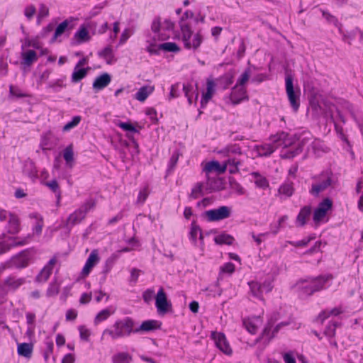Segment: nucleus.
<instances>
[{
    "instance_id": "nucleus-63",
    "label": "nucleus",
    "mask_w": 363,
    "mask_h": 363,
    "mask_svg": "<svg viewBox=\"0 0 363 363\" xmlns=\"http://www.w3.org/2000/svg\"><path fill=\"white\" fill-rule=\"evenodd\" d=\"M161 27V20L160 18H155L151 26L152 30L154 33H158L160 30Z\"/></svg>"
},
{
    "instance_id": "nucleus-26",
    "label": "nucleus",
    "mask_w": 363,
    "mask_h": 363,
    "mask_svg": "<svg viewBox=\"0 0 363 363\" xmlns=\"http://www.w3.org/2000/svg\"><path fill=\"white\" fill-rule=\"evenodd\" d=\"M89 67L87 68H74V71L72 74V82L73 83H77L84 79L88 74Z\"/></svg>"
},
{
    "instance_id": "nucleus-47",
    "label": "nucleus",
    "mask_w": 363,
    "mask_h": 363,
    "mask_svg": "<svg viewBox=\"0 0 363 363\" xmlns=\"http://www.w3.org/2000/svg\"><path fill=\"white\" fill-rule=\"evenodd\" d=\"M203 184L201 183H197L192 189L189 197L194 199H198L202 195Z\"/></svg>"
},
{
    "instance_id": "nucleus-52",
    "label": "nucleus",
    "mask_w": 363,
    "mask_h": 363,
    "mask_svg": "<svg viewBox=\"0 0 363 363\" xmlns=\"http://www.w3.org/2000/svg\"><path fill=\"white\" fill-rule=\"evenodd\" d=\"M36 13V9L33 5H29L24 9V15L28 20H31Z\"/></svg>"
},
{
    "instance_id": "nucleus-56",
    "label": "nucleus",
    "mask_w": 363,
    "mask_h": 363,
    "mask_svg": "<svg viewBox=\"0 0 363 363\" xmlns=\"http://www.w3.org/2000/svg\"><path fill=\"white\" fill-rule=\"evenodd\" d=\"M54 344L52 342L50 341L46 342V349L44 352V358L45 361H48L49 357L53 352Z\"/></svg>"
},
{
    "instance_id": "nucleus-21",
    "label": "nucleus",
    "mask_w": 363,
    "mask_h": 363,
    "mask_svg": "<svg viewBox=\"0 0 363 363\" xmlns=\"http://www.w3.org/2000/svg\"><path fill=\"white\" fill-rule=\"evenodd\" d=\"M29 238H26L23 239L21 241H14L13 240L11 242H8L6 241L0 242V255L4 254L8 252L12 247L18 246V245H24L28 243V240Z\"/></svg>"
},
{
    "instance_id": "nucleus-9",
    "label": "nucleus",
    "mask_w": 363,
    "mask_h": 363,
    "mask_svg": "<svg viewBox=\"0 0 363 363\" xmlns=\"http://www.w3.org/2000/svg\"><path fill=\"white\" fill-rule=\"evenodd\" d=\"M331 183V177L328 174H323L320 176L318 182L312 184L310 193L314 196H318L320 192L329 187Z\"/></svg>"
},
{
    "instance_id": "nucleus-37",
    "label": "nucleus",
    "mask_w": 363,
    "mask_h": 363,
    "mask_svg": "<svg viewBox=\"0 0 363 363\" xmlns=\"http://www.w3.org/2000/svg\"><path fill=\"white\" fill-rule=\"evenodd\" d=\"M43 185L49 188L53 193H55L58 199H60L61 196V190L57 180L53 179L49 182H43Z\"/></svg>"
},
{
    "instance_id": "nucleus-64",
    "label": "nucleus",
    "mask_w": 363,
    "mask_h": 363,
    "mask_svg": "<svg viewBox=\"0 0 363 363\" xmlns=\"http://www.w3.org/2000/svg\"><path fill=\"white\" fill-rule=\"evenodd\" d=\"M148 196V191L147 188H144L143 190H141L139 192L138 197V201L140 203H143Z\"/></svg>"
},
{
    "instance_id": "nucleus-50",
    "label": "nucleus",
    "mask_w": 363,
    "mask_h": 363,
    "mask_svg": "<svg viewBox=\"0 0 363 363\" xmlns=\"http://www.w3.org/2000/svg\"><path fill=\"white\" fill-rule=\"evenodd\" d=\"M99 55L107 60L108 63H110V60L113 58V50L110 46L106 47L99 53Z\"/></svg>"
},
{
    "instance_id": "nucleus-11",
    "label": "nucleus",
    "mask_w": 363,
    "mask_h": 363,
    "mask_svg": "<svg viewBox=\"0 0 363 363\" xmlns=\"http://www.w3.org/2000/svg\"><path fill=\"white\" fill-rule=\"evenodd\" d=\"M332 207V201L329 199H325L315 210L313 220L315 222H319L326 215L327 211Z\"/></svg>"
},
{
    "instance_id": "nucleus-19",
    "label": "nucleus",
    "mask_w": 363,
    "mask_h": 363,
    "mask_svg": "<svg viewBox=\"0 0 363 363\" xmlns=\"http://www.w3.org/2000/svg\"><path fill=\"white\" fill-rule=\"evenodd\" d=\"M216 84L211 79H208L206 82V92L204 93L202 96V99L201 101V107L203 108L208 101L212 98L213 93L215 91Z\"/></svg>"
},
{
    "instance_id": "nucleus-13",
    "label": "nucleus",
    "mask_w": 363,
    "mask_h": 363,
    "mask_svg": "<svg viewBox=\"0 0 363 363\" xmlns=\"http://www.w3.org/2000/svg\"><path fill=\"white\" fill-rule=\"evenodd\" d=\"M57 260L55 257L52 258L48 264H46L38 275L36 277L35 280L38 282H45L46 281L52 272L53 266L56 264Z\"/></svg>"
},
{
    "instance_id": "nucleus-8",
    "label": "nucleus",
    "mask_w": 363,
    "mask_h": 363,
    "mask_svg": "<svg viewBox=\"0 0 363 363\" xmlns=\"http://www.w3.org/2000/svg\"><path fill=\"white\" fill-rule=\"evenodd\" d=\"M211 337L214 340L216 347L224 354L227 355L232 354V349L223 333L212 332Z\"/></svg>"
},
{
    "instance_id": "nucleus-1",
    "label": "nucleus",
    "mask_w": 363,
    "mask_h": 363,
    "mask_svg": "<svg viewBox=\"0 0 363 363\" xmlns=\"http://www.w3.org/2000/svg\"><path fill=\"white\" fill-rule=\"evenodd\" d=\"M272 143H264L259 145H255L254 150L259 157H267L272 155L279 147L283 146L287 147L294 143L292 138H289L288 133L285 132L278 133L277 135L271 137Z\"/></svg>"
},
{
    "instance_id": "nucleus-24",
    "label": "nucleus",
    "mask_w": 363,
    "mask_h": 363,
    "mask_svg": "<svg viewBox=\"0 0 363 363\" xmlns=\"http://www.w3.org/2000/svg\"><path fill=\"white\" fill-rule=\"evenodd\" d=\"M203 41V37L199 33H196L194 34L191 38H188V44L186 45V42H184V46L187 49H194L196 50Z\"/></svg>"
},
{
    "instance_id": "nucleus-40",
    "label": "nucleus",
    "mask_w": 363,
    "mask_h": 363,
    "mask_svg": "<svg viewBox=\"0 0 363 363\" xmlns=\"http://www.w3.org/2000/svg\"><path fill=\"white\" fill-rule=\"evenodd\" d=\"M113 313V311H111L109 308H106L101 311L94 318L95 325L99 324L100 322L104 321Z\"/></svg>"
},
{
    "instance_id": "nucleus-30",
    "label": "nucleus",
    "mask_w": 363,
    "mask_h": 363,
    "mask_svg": "<svg viewBox=\"0 0 363 363\" xmlns=\"http://www.w3.org/2000/svg\"><path fill=\"white\" fill-rule=\"evenodd\" d=\"M190 239L192 240L194 244H196V238L198 235H199V239L201 242V244H203V236L201 233V230L199 228V225H197L196 223H193L191 224V228L190 230Z\"/></svg>"
},
{
    "instance_id": "nucleus-29",
    "label": "nucleus",
    "mask_w": 363,
    "mask_h": 363,
    "mask_svg": "<svg viewBox=\"0 0 363 363\" xmlns=\"http://www.w3.org/2000/svg\"><path fill=\"white\" fill-rule=\"evenodd\" d=\"M74 38L79 43L88 42L91 39L87 28L84 25L82 26L79 30L75 33Z\"/></svg>"
},
{
    "instance_id": "nucleus-3",
    "label": "nucleus",
    "mask_w": 363,
    "mask_h": 363,
    "mask_svg": "<svg viewBox=\"0 0 363 363\" xmlns=\"http://www.w3.org/2000/svg\"><path fill=\"white\" fill-rule=\"evenodd\" d=\"M333 279L332 275H321L307 280L300 281L296 287L301 290L303 295L311 296L315 292L324 289L325 284Z\"/></svg>"
},
{
    "instance_id": "nucleus-15",
    "label": "nucleus",
    "mask_w": 363,
    "mask_h": 363,
    "mask_svg": "<svg viewBox=\"0 0 363 363\" xmlns=\"http://www.w3.org/2000/svg\"><path fill=\"white\" fill-rule=\"evenodd\" d=\"M99 261L98 252L96 250H94L90 253L85 265L82 269V274L85 276L88 275L91 272V269L97 264Z\"/></svg>"
},
{
    "instance_id": "nucleus-4",
    "label": "nucleus",
    "mask_w": 363,
    "mask_h": 363,
    "mask_svg": "<svg viewBox=\"0 0 363 363\" xmlns=\"http://www.w3.org/2000/svg\"><path fill=\"white\" fill-rule=\"evenodd\" d=\"M96 202L94 199H89L84 202L78 209L71 213L67 220V225H74L79 223L86 217L89 211L94 208Z\"/></svg>"
},
{
    "instance_id": "nucleus-27",
    "label": "nucleus",
    "mask_w": 363,
    "mask_h": 363,
    "mask_svg": "<svg viewBox=\"0 0 363 363\" xmlns=\"http://www.w3.org/2000/svg\"><path fill=\"white\" fill-rule=\"evenodd\" d=\"M160 327L157 320H146L142 323L138 328H135V332L138 333L139 331H150L155 330Z\"/></svg>"
},
{
    "instance_id": "nucleus-54",
    "label": "nucleus",
    "mask_w": 363,
    "mask_h": 363,
    "mask_svg": "<svg viewBox=\"0 0 363 363\" xmlns=\"http://www.w3.org/2000/svg\"><path fill=\"white\" fill-rule=\"evenodd\" d=\"M48 15L49 9L45 4H40L38 15V22H40L42 18L47 17Z\"/></svg>"
},
{
    "instance_id": "nucleus-62",
    "label": "nucleus",
    "mask_w": 363,
    "mask_h": 363,
    "mask_svg": "<svg viewBox=\"0 0 363 363\" xmlns=\"http://www.w3.org/2000/svg\"><path fill=\"white\" fill-rule=\"evenodd\" d=\"M179 153L178 152H174L172 156L170 158V160H169V169H168V171L170 172L172 171L174 167L176 166L177 162H178V160H179Z\"/></svg>"
},
{
    "instance_id": "nucleus-41",
    "label": "nucleus",
    "mask_w": 363,
    "mask_h": 363,
    "mask_svg": "<svg viewBox=\"0 0 363 363\" xmlns=\"http://www.w3.org/2000/svg\"><path fill=\"white\" fill-rule=\"evenodd\" d=\"M302 146L298 144L294 150H289L282 153L281 157L284 159H291L302 152Z\"/></svg>"
},
{
    "instance_id": "nucleus-46",
    "label": "nucleus",
    "mask_w": 363,
    "mask_h": 363,
    "mask_svg": "<svg viewBox=\"0 0 363 363\" xmlns=\"http://www.w3.org/2000/svg\"><path fill=\"white\" fill-rule=\"evenodd\" d=\"M63 157L66 161L67 164H69L74 160V152L72 145H68L64 150Z\"/></svg>"
},
{
    "instance_id": "nucleus-5",
    "label": "nucleus",
    "mask_w": 363,
    "mask_h": 363,
    "mask_svg": "<svg viewBox=\"0 0 363 363\" xmlns=\"http://www.w3.org/2000/svg\"><path fill=\"white\" fill-rule=\"evenodd\" d=\"M285 82L288 99L293 109L296 111L300 106V91L298 89L296 91L294 90L293 77L291 74H286Z\"/></svg>"
},
{
    "instance_id": "nucleus-59",
    "label": "nucleus",
    "mask_w": 363,
    "mask_h": 363,
    "mask_svg": "<svg viewBox=\"0 0 363 363\" xmlns=\"http://www.w3.org/2000/svg\"><path fill=\"white\" fill-rule=\"evenodd\" d=\"M322 14H323V16L326 19V21L328 23H333L335 26H337L338 21L335 16H333V15H331L330 13H329L328 12L325 11H322Z\"/></svg>"
},
{
    "instance_id": "nucleus-10",
    "label": "nucleus",
    "mask_w": 363,
    "mask_h": 363,
    "mask_svg": "<svg viewBox=\"0 0 363 363\" xmlns=\"http://www.w3.org/2000/svg\"><path fill=\"white\" fill-rule=\"evenodd\" d=\"M77 21V18L69 17L60 23L55 29L52 40H55L58 37L62 35L65 30H71L75 26V22Z\"/></svg>"
},
{
    "instance_id": "nucleus-12",
    "label": "nucleus",
    "mask_w": 363,
    "mask_h": 363,
    "mask_svg": "<svg viewBox=\"0 0 363 363\" xmlns=\"http://www.w3.org/2000/svg\"><path fill=\"white\" fill-rule=\"evenodd\" d=\"M155 305L159 313H166L168 311V306H170L167 301V295L162 288H161L155 297Z\"/></svg>"
},
{
    "instance_id": "nucleus-31",
    "label": "nucleus",
    "mask_w": 363,
    "mask_h": 363,
    "mask_svg": "<svg viewBox=\"0 0 363 363\" xmlns=\"http://www.w3.org/2000/svg\"><path fill=\"white\" fill-rule=\"evenodd\" d=\"M220 154L226 157H230V155H241L242 151L240 146L237 144L230 145L219 152Z\"/></svg>"
},
{
    "instance_id": "nucleus-6",
    "label": "nucleus",
    "mask_w": 363,
    "mask_h": 363,
    "mask_svg": "<svg viewBox=\"0 0 363 363\" xmlns=\"http://www.w3.org/2000/svg\"><path fill=\"white\" fill-rule=\"evenodd\" d=\"M30 259L29 252L28 250L22 251L18 255L13 256L9 261L2 265L1 269L6 268H23L28 264Z\"/></svg>"
},
{
    "instance_id": "nucleus-2",
    "label": "nucleus",
    "mask_w": 363,
    "mask_h": 363,
    "mask_svg": "<svg viewBox=\"0 0 363 363\" xmlns=\"http://www.w3.org/2000/svg\"><path fill=\"white\" fill-rule=\"evenodd\" d=\"M135 330V321L130 317H125L116 320L111 328L105 329L102 338L108 335L112 340H117L130 335Z\"/></svg>"
},
{
    "instance_id": "nucleus-42",
    "label": "nucleus",
    "mask_w": 363,
    "mask_h": 363,
    "mask_svg": "<svg viewBox=\"0 0 363 363\" xmlns=\"http://www.w3.org/2000/svg\"><path fill=\"white\" fill-rule=\"evenodd\" d=\"M9 96L11 97L23 98L28 96V94L23 93L18 87L13 85H10Z\"/></svg>"
},
{
    "instance_id": "nucleus-14",
    "label": "nucleus",
    "mask_w": 363,
    "mask_h": 363,
    "mask_svg": "<svg viewBox=\"0 0 363 363\" xmlns=\"http://www.w3.org/2000/svg\"><path fill=\"white\" fill-rule=\"evenodd\" d=\"M111 81V75L107 72L103 73L94 79L93 82V89L96 91L102 90L110 84Z\"/></svg>"
},
{
    "instance_id": "nucleus-43",
    "label": "nucleus",
    "mask_w": 363,
    "mask_h": 363,
    "mask_svg": "<svg viewBox=\"0 0 363 363\" xmlns=\"http://www.w3.org/2000/svg\"><path fill=\"white\" fill-rule=\"evenodd\" d=\"M160 49L167 52H178L179 51V46L175 43L168 42L160 44Z\"/></svg>"
},
{
    "instance_id": "nucleus-57",
    "label": "nucleus",
    "mask_w": 363,
    "mask_h": 363,
    "mask_svg": "<svg viewBox=\"0 0 363 363\" xmlns=\"http://www.w3.org/2000/svg\"><path fill=\"white\" fill-rule=\"evenodd\" d=\"M154 296H155L154 289H147L143 293V297L145 302H146L147 303H149L153 299Z\"/></svg>"
},
{
    "instance_id": "nucleus-22",
    "label": "nucleus",
    "mask_w": 363,
    "mask_h": 363,
    "mask_svg": "<svg viewBox=\"0 0 363 363\" xmlns=\"http://www.w3.org/2000/svg\"><path fill=\"white\" fill-rule=\"evenodd\" d=\"M22 64L30 67L33 63L38 60V56L35 51L28 50L21 53Z\"/></svg>"
},
{
    "instance_id": "nucleus-48",
    "label": "nucleus",
    "mask_w": 363,
    "mask_h": 363,
    "mask_svg": "<svg viewBox=\"0 0 363 363\" xmlns=\"http://www.w3.org/2000/svg\"><path fill=\"white\" fill-rule=\"evenodd\" d=\"M81 121V117L77 116L73 117L71 121L68 122L67 124H65L62 128V130L64 132H67L70 130L72 128L76 127L79 122Z\"/></svg>"
},
{
    "instance_id": "nucleus-7",
    "label": "nucleus",
    "mask_w": 363,
    "mask_h": 363,
    "mask_svg": "<svg viewBox=\"0 0 363 363\" xmlns=\"http://www.w3.org/2000/svg\"><path fill=\"white\" fill-rule=\"evenodd\" d=\"M205 215L209 221H218L230 217V209L228 206H223L218 208L206 211Z\"/></svg>"
},
{
    "instance_id": "nucleus-51",
    "label": "nucleus",
    "mask_w": 363,
    "mask_h": 363,
    "mask_svg": "<svg viewBox=\"0 0 363 363\" xmlns=\"http://www.w3.org/2000/svg\"><path fill=\"white\" fill-rule=\"evenodd\" d=\"M313 239V237H308L298 242L288 241L287 243L297 247H305Z\"/></svg>"
},
{
    "instance_id": "nucleus-55",
    "label": "nucleus",
    "mask_w": 363,
    "mask_h": 363,
    "mask_svg": "<svg viewBox=\"0 0 363 363\" xmlns=\"http://www.w3.org/2000/svg\"><path fill=\"white\" fill-rule=\"evenodd\" d=\"M121 128L124 130L130 131L132 133H137L136 128L130 123L121 122L118 125Z\"/></svg>"
},
{
    "instance_id": "nucleus-32",
    "label": "nucleus",
    "mask_w": 363,
    "mask_h": 363,
    "mask_svg": "<svg viewBox=\"0 0 363 363\" xmlns=\"http://www.w3.org/2000/svg\"><path fill=\"white\" fill-rule=\"evenodd\" d=\"M180 29L182 33V41L188 42V38H191L193 32L190 26L188 23L180 22ZM189 43H186V45Z\"/></svg>"
},
{
    "instance_id": "nucleus-20",
    "label": "nucleus",
    "mask_w": 363,
    "mask_h": 363,
    "mask_svg": "<svg viewBox=\"0 0 363 363\" xmlns=\"http://www.w3.org/2000/svg\"><path fill=\"white\" fill-rule=\"evenodd\" d=\"M294 192V184L289 181L282 184L278 189V195L281 197L289 198L293 195Z\"/></svg>"
},
{
    "instance_id": "nucleus-25",
    "label": "nucleus",
    "mask_w": 363,
    "mask_h": 363,
    "mask_svg": "<svg viewBox=\"0 0 363 363\" xmlns=\"http://www.w3.org/2000/svg\"><path fill=\"white\" fill-rule=\"evenodd\" d=\"M155 88L152 86H143L139 89L138 92L135 94V98L139 101H144L152 94Z\"/></svg>"
},
{
    "instance_id": "nucleus-18",
    "label": "nucleus",
    "mask_w": 363,
    "mask_h": 363,
    "mask_svg": "<svg viewBox=\"0 0 363 363\" xmlns=\"http://www.w3.org/2000/svg\"><path fill=\"white\" fill-rule=\"evenodd\" d=\"M261 319L259 317H254L252 318H246L243 320V325L246 330L252 333L255 334L261 325Z\"/></svg>"
},
{
    "instance_id": "nucleus-38",
    "label": "nucleus",
    "mask_w": 363,
    "mask_h": 363,
    "mask_svg": "<svg viewBox=\"0 0 363 363\" xmlns=\"http://www.w3.org/2000/svg\"><path fill=\"white\" fill-rule=\"evenodd\" d=\"M234 240V238L228 234H221L214 238V241L218 245H231Z\"/></svg>"
},
{
    "instance_id": "nucleus-17",
    "label": "nucleus",
    "mask_w": 363,
    "mask_h": 363,
    "mask_svg": "<svg viewBox=\"0 0 363 363\" xmlns=\"http://www.w3.org/2000/svg\"><path fill=\"white\" fill-rule=\"evenodd\" d=\"M203 171L206 174L212 172H216L218 174H223L226 171V164L220 165L218 161H211L206 164Z\"/></svg>"
},
{
    "instance_id": "nucleus-34",
    "label": "nucleus",
    "mask_w": 363,
    "mask_h": 363,
    "mask_svg": "<svg viewBox=\"0 0 363 363\" xmlns=\"http://www.w3.org/2000/svg\"><path fill=\"white\" fill-rule=\"evenodd\" d=\"M25 283V279L23 278H18L16 279L15 277H9L5 281V284L10 287L12 289H16L20 286L23 285Z\"/></svg>"
},
{
    "instance_id": "nucleus-28",
    "label": "nucleus",
    "mask_w": 363,
    "mask_h": 363,
    "mask_svg": "<svg viewBox=\"0 0 363 363\" xmlns=\"http://www.w3.org/2000/svg\"><path fill=\"white\" fill-rule=\"evenodd\" d=\"M311 213V208L309 206H306L301 209L296 218L297 222L301 226H303L306 223V220Z\"/></svg>"
},
{
    "instance_id": "nucleus-16",
    "label": "nucleus",
    "mask_w": 363,
    "mask_h": 363,
    "mask_svg": "<svg viewBox=\"0 0 363 363\" xmlns=\"http://www.w3.org/2000/svg\"><path fill=\"white\" fill-rule=\"evenodd\" d=\"M230 99L233 104H238L247 99L246 89L244 86L235 85L232 91Z\"/></svg>"
},
{
    "instance_id": "nucleus-61",
    "label": "nucleus",
    "mask_w": 363,
    "mask_h": 363,
    "mask_svg": "<svg viewBox=\"0 0 363 363\" xmlns=\"http://www.w3.org/2000/svg\"><path fill=\"white\" fill-rule=\"evenodd\" d=\"M59 292V285L57 283H52L47 291L48 296H53Z\"/></svg>"
},
{
    "instance_id": "nucleus-49",
    "label": "nucleus",
    "mask_w": 363,
    "mask_h": 363,
    "mask_svg": "<svg viewBox=\"0 0 363 363\" xmlns=\"http://www.w3.org/2000/svg\"><path fill=\"white\" fill-rule=\"evenodd\" d=\"M27 324L29 325L28 332L33 333L35 328V315L33 313H27L26 315Z\"/></svg>"
},
{
    "instance_id": "nucleus-53",
    "label": "nucleus",
    "mask_w": 363,
    "mask_h": 363,
    "mask_svg": "<svg viewBox=\"0 0 363 363\" xmlns=\"http://www.w3.org/2000/svg\"><path fill=\"white\" fill-rule=\"evenodd\" d=\"M79 331L80 338L82 340L88 341L89 337L91 335L89 330L87 329L84 325H80L79 327Z\"/></svg>"
},
{
    "instance_id": "nucleus-58",
    "label": "nucleus",
    "mask_w": 363,
    "mask_h": 363,
    "mask_svg": "<svg viewBox=\"0 0 363 363\" xmlns=\"http://www.w3.org/2000/svg\"><path fill=\"white\" fill-rule=\"evenodd\" d=\"M337 324L335 323L329 324L326 329L325 330V335L328 337H333L335 335V328H336Z\"/></svg>"
},
{
    "instance_id": "nucleus-39",
    "label": "nucleus",
    "mask_w": 363,
    "mask_h": 363,
    "mask_svg": "<svg viewBox=\"0 0 363 363\" xmlns=\"http://www.w3.org/2000/svg\"><path fill=\"white\" fill-rule=\"evenodd\" d=\"M252 175L254 177L255 184L262 189H266L269 186V182L267 179L261 176L258 172H253Z\"/></svg>"
},
{
    "instance_id": "nucleus-23",
    "label": "nucleus",
    "mask_w": 363,
    "mask_h": 363,
    "mask_svg": "<svg viewBox=\"0 0 363 363\" xmlns=\"http://www.w3.org/2000/svg\"><path fill=\"white\" fill-rule=\"evenodd\" d=\"M33 345L31 343H21L18 345V354L20 356L30 359L32 356Z\"/></svg>"
},
{
    "instance_id": "nucleus-33",
    "label": "nucleus",
    "mask_w": 363,
    "mask_h": 363,
    "mask_svg": "<svg viewBox=\"0 0 363 363\" xmlns=\"http://www.w3.org/2000/svg\"><path fill=\"white\" fill-rule=\"evenodd\" d=\"M250 294L255 298L262 299V285L257 281H251L249 283Z\"/></svg>"
},
{
    "instance_id": "nucleus-44",
    "label": "nucleus",
    "mask_w": 363,
    "mask_h": 363,
    "mask_svg": "<svg viewBox=\"0 0 363 363\" xmlns=\"http://www.w3.org/2000/svg\"><path fill=\"white\" fill-rule=\"evenodd\" d=\"M223 164H226V167L228 165L232 166V167L230 168L229 172L231 174H234L238 171V167L240 164V162L235 158H229Z\"/></svg>"
},
{
    "instance_id": "nucleus-60",
    "label": "nucleus",
    "mask_w": 363,
    "mask_h": 363,
    "mask_svg": "<svg viewBox=\"0 0 363 363\" xmlns=\"http://www.w3.org/2000/svg\"><path fill=\"white\" fill-rule=\"evenodd\" d=\"M235 271V265L231 262L225 263L220 267V272L232 274Z\"/></svg>"
},
{
    "instance_id": "nucleus-35",
    "label": "nucleus",
    "mask_w": 363,
    "mask_h": 363,
    "mask_svg": "<svg viewBox=\"0 0 363 363\" xmlns=\"http://www.w3.org/2000/svg\"><path fill=\"white\" fill-rule=\"evenodd\" d=\"M9 232L12 234L16 233L19 229V220L18 217L14 214H9Z\"/></svg>"
},
{
    "instance_id": "nucleus-36",
    "label": "nucleus",
    "mask_w": 363,
    "mask_h": 363,
    "mask_svg": "<svg viewBox=\"0 0 363 363\" xmlns=\"http://www.w3.org/2000/svg\"><path fill=\"white\" fill-rule=\"evenodd\" d=\"M132 357L127 352H119L113 357V363H130Z\"/></svg>"
},
{
    "instance_id": "nucleus-45",
    "label": "nucleus",
    "mask_w": 363,
    "mask_h": 363,
    "mask_svg": "<svg viewBox=\"0 0 363 363\" xmlns=\"http://www.w3.org/2000/svg\"><path fill=\"white\" fill-rule=\"evenodd\" d=\"M251 75L250 69H246L245 72L241 74L239 79L237 81L235 85L244 86V85L248 82Z\"/></svg>"
}]
</instances>
